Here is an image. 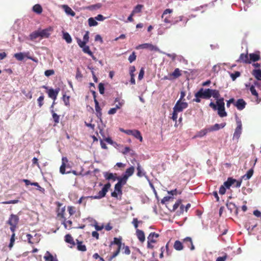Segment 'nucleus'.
I'll use <instances>...</instances> for the list:
<instances>
[{"mask_svg": "<svg viewBox=\"0 0 261 261\" xmlns=\"http://www.w3.org/2000/svg\"><path fill=\"white\" fill-rule=\"evenodd\" d=\"M111 186V184L110 182H108L107 184L104 185L102 190L98 192L97 195L94 196H82L78 200L77 203L80 204L83 203L84 206H85L86 205V201H84V200L86 199H88L89 198H90L91 199H101L104 197L106 196L107 192L110 188Z\"/></svg>", "mask_w": 261, "mask_h": 261, "instance_id": "nucleus-1", "label": "nucleus"}, {"mask_svg": "<svg viewBox=\"0 0 261 261\" xmlns=\"http://www.w3.org/2000/svg\"><path fill=\"white\" fill-rule=\"evenodd\" d=\"M19 218L16 215L11 214L7 221V223L10 225V230L14 232L17 226Z\"/></svg>", "mask_w": 261, "mask_h": 261, "instance_id": "nucleus-2", "label": "nucleus"}, {"mask_svg": "<svg viewBox=\"0 0 261 261\" xmlns=\"http://www.w3.org/2000/svg\"><path fill=\"white\" fill-rule=\"evenodd\" d=\"M217 105V110H218V114L221 117H226L227 116V113L225 111L224 98L222 97L220 99L216 101Z\"/></svg>", "mask_w": 261, "mask_h": 261, "instance_id": "nucleus-3", "label": "nucleus"}, {"mask_svg": "<svg viewBox=\"0 0 261 261\" xmlns=\"http://www.w3.org/2000/svg\"><path fill=\"white\" fill-rule=\"evenodd\" d=\"M159 237V234L155 232H151L147 237V247L148 249H152L154 248L152 243H155L157 242V239Z\"/></svg>", "mask_w": 261, "mask_h": 261, "instance_id": "nucleus-4", "label": "nucleus"}, {"mask_svg": "<svg viewBox=\"0 0 261 261\" xmlns=\"http://www.w3.org/2000/svg\"><path fill=\"white\" fill-rule=\"evenodd\" d=\"M236 122L237 126L236 128L234 133L233 135V139L236 140L238 141L242 134V124L241 120L238 118L236 119Z\"/></svg>", "mask_w": 261, "mask_h": 261, "instance_id": "nucleus-5", "label": "nucleus"}, {"mask_svg": "<svg viewBox=\"0 0 261 261\" xmlns=\"http://www.w3.org/2000/svg\"><path fill=\"white\" fill-rule=\"evenodd\" d=\"M60 90V89L59 88H56V89H54L53 88H50V89H48V90L46 91L48 97L49 98H51L52 99H53V100H54V102H53V103L50 107V109H53L54 108V106L55 104V101L56 100V99L57 98V96L59 93Z\"/></svg>", "mask_w": 261, "mask_h": 261, "instance_id": "nucleus-6", "label": "nucleus"}, {"mask_svg": "<svg viewBox=\"0 0 261 261\" xmlns=\"http://www.w3.org/2000/svg\"><path fill=\"white\" fill-rule=\"evenodd\" d=\"M121 240H122V239L121 238H114V241H113L112 244L117 245L118 246V248H117V250L115 252L113 253L112 256L110 257V258L109 260H111L113 258L115 257L120 253V250H121L122 245L123 244V243H122Z\"/></svg>", "mask_w": 261, "mask_h": 261, "instance_id": "nucleus-7", "label": "nucleus"}, {"mask_svg": "<svg viewBox=\"0 0 261 261\" xmlns=\"http://www.w3.org/2000/svg\"><path fill=\"white\" fill-rule=\"evenodd\" d=\"M210 89L204 90L201 88L197 93H195V97H201L204 99H210L211 98Z\"/></svg>", "mask_w": 261, "mask_h": 261, "instance_id": "nucleus-8", "label": "nucleus"}, {"mask_svg": "<svg viewBox=\"0 0 261 261\" xmlns=\"http://www.w3.org/2000/svg\"><path fill=\"white\" fill-rule=\"evenodd\" d=\"M188 103L178 100L173 108V110L177 111L178 112H182L184 109L188 107Z\"/></svg>", "mask_w": 261, "mask_h": 261, "instance_id": "nucleus-9", "label": "nucleus"}, {"mask_svg": "<svg viewBox=\"0 0 261 261\" xmlns=\"http://www.w3.org/2000/svg\"><path fill=\"white\" fill-rule=\"evenodd\" d=\"M173 12V10L170 9H166L163 12L162 15V18H164V22L166 23H170L171 22V16L170 14Z\"/></svg>", "mask_w": 261, "mask_h": 261, "instance_id": "nucleus-10", "label": "nucleus"}, {"mask_svg": "<svg viewBox=\"0 0 261 261\" xmlns=\"http://www.w3.org/2000/svg\"><path fill=\"white\" fill-rule=\"evenodd\" d=\"M122 186L116 184L114 187V191L111 193V196L117 198L118 196L122 195Z\"/></svg>", "mask_w": 261, "mask_h": 261, "instance_id": "nucleus-11", "label": "nucleus"}, {"mask_svg": "<svg viewBox=\"0 0 261 261\" xmlns=\"http://www.w3.org/2000/svg\"><path fill=\"white\" fill-rule=\"evenodd\" d=\"M29 54V53H19L15 54L14 55V57L18 61H22L24 57H27L28 59L35 61L37 62V60H36L35 59L33 58L32 57H29L28 56V55Z\"/></svg>", "mask_w": 261, "mask_h": 261, "instance_id": "nucleus-12", "label": "nucleus"}, {"mask_svg": "<svg viewBox=\"0 0 261 261\" xmlns=\"http://www.w3.org/2000/svg\"><path fill=\"white\" fill-rule=\"evenodd\" d=\"M234 105L237 107L238 110L241 111L245 108L246 102L243 99L240 98L238 99L237 101L234 103Z\"/></svg>", "mask_w": 261, "mask_h": 261, "instance_id": "nucleus-13", "label": "nucleus"}, {"mask_svg": "<svg viewBox=\"0 0 261 261\" xmlns=\"http://www.w3.org/2000/svg\"><path fill=\"white\" fill-rule=\"evenodd\" d=\"M137 48H142V49L147 48V49H149L151 51H152V50L157 51L159 50L158 48L156 46L152 45V44H150V43H144V44L139 45V46L137 47Z\"/></svg>", "mask_w": 261, "mask_h": 261, "instance_id": "nucleus-14", "label": "nucleus"}, {"mask_svg": "<svg viewBox=\"0 0 261 261\" xmlns=\"http://www.w3.org/2000/svg\"><path fill=\"white\" fill-rule=\"evenodd\" d=\"M238 63H244L246 64L250 63L248 56V54H241L239 58L237 60Z\"/></svg>", "mask_w": 261, "mask_h": 261, "instance_id": "nucleus-15", "label": "nucleus"}, {"mask_svg": "<svg viewBox=\"0 0 261 261\" xmlns=\"http://www.w3.org/2000/svg\"><path fill=\"white\" fill-rule=\"evenodd\" d=\"M65 241L69 244V247L71 248H73L76 245L73 237L70 234L65 235Z\"/></svg>", "mask_w": 261, "mask_h": 261, "instance_id": "nucleus-16", "label": "nucleus"}, {"mask_svg": "<svg viewBox=\"0 0 261 261\" xmlns=\"http://www.w3.org/2000/svg\"><path fill=\"white\" fill-rule=\"evenodd\" d=\"M52 30L53 29L51 28H47L42 30H39L40 37L42 38H48L50 35V32H51Z\"/></svg>", "mask_w": 261, "mask_h": 261, "instance_id": "nucleus-17", "label": "nucleus"}, {"mask_svg": "<svg viewBox=\"0 0 261 261\" xmlns=\"http://www.w3.org/2000/svg\"><path fill=\"white\" fill-rule=\"evenodd\" d=\"M124 100H121V101L119 102V105H116V106L115 108H111L109 111L108 114L109 115H113L115 114L117 112V110L118 109H120L121 107L124 105Z\"/></svg>", "mask_w": 261, "mask_h": 261, "instance_id": "nucleus-18", "label": "nucleus"}, {"mask_svg": "<svg viewBox=\"0 0 261 261\" xmlns=\"http://www.w3.org/2000/svg\"><path fill=\"white\" fill-rule=\"evenodd\" d=\"M94 103H95V111L96 112V116L98 119H99L100 120H101L102 113H101V109L99 105V102L97 99H95Z\"/></svg>", "mask_w": 261, "mask_h": 261, "instance_id": "nucleus-19", "label": "nucleus"}, {"mask_svg": "<svg viewBox=\"0 0 261 261\" xmlns=\"http://www.w3.org/2000/svg\"><path fill=\"white\" fill-rule=\"evenodd\" d=\"M226 125L225 123L221 124L216 123L215 125L208 127L210 132H214L219 130L220 128H223Z\"/></svg>", "mask_w": 261, "mask_h": 261, "instance_id": "nucleus-20", "label": "nucleus"}, {"mask_svg": "<svg viewBox=\"0 0 261 261\" xmlns=\"http://www.w3.org/2000/svg\"><path fill=\"white\" fill-rule=\"evenodd\" d=\"M136 234L141 243H143L145 240V234L143 231L137 229Z\"/></svg>", "mask_w": 261, "mask_h": 261, "instance_id": "nucleus-21", "label": "nucleus"}, {"mask_svg": "<svg viewBox=\"0 0 261 261\" xmlns=\"http://www.w3.org/2000/svg\"><path fill=\"white\" fill-rule=\"evenodd\" d=\"M75 243L77 245V249L79 251H82V252H85L87 250V247L85 244H84L83 242L82 241H79V240H76Z\"/></svg>", "mask_w": 261, "mask_h": 261, "instance_id": "nucleus-22", "label": "nucleus"}, {"mask_svg": "<svg viewBox=\"0 0 261 261\" xmlns=\"http://www.w3.org/2000/svg\"><path fill=\"white\" fill-rule=\"evenodd\" d=\"M210 91L211 97L213 96V98L216 99V101H218V100L221 99V97H220V94L219 90L210 89Z\"/></svg>", "mask_w": 261, "mask_h": 261, "instance_id": "nucleus-23", "label": "nucleus"}, {"mask_svg": "<svg viewBox=\"0 0 261 261\" xmlns=\"http://www.w3.org/2000/svg\"><path fill=\"white\" fill-rule=\"evenodd\" d=\"M104 176L107 180H112L114 181L117 180L118 178L116 173L109 172H106L104 174Z\"/></svg>", "mask_w": 261, "mask_h": 261, "instance_id": "nucleus-24", "label": "nucleus"}, {"mask_svg": "<svg viewBox=\"0 0 261 261\" xmlns=\"http://www.w3.org/2000/svg\"><path fill=\"white\" fill-rule=\"evenodd\" d=\"M45 261H58L57 257H54L49 251H46L44 256Z\"/></svg>", "mask_w": 261, "mask_h": 261, "instance_id": "nucleus-25", "label": "nucleus"}, {"mask_svg": "<svg viewBox=\"0 0 261 261\" xmlns=\"http://www.w3.org/2000/svg\"><path fill=\"white\" fill-rule=\"evenodd\" d=\"M260 59L259 55V52L258 51L256 53H252L249 54V60L250 62L258 61Z\"/></svg>", "mask_w": 261, "mask_h": 261, "instance_id": "nucleus-26", "label": "nucleus"}, {"mask_svg": "<svg viewBox=\"0 0 261 261\" xmlns=\"http://www.w3.org/2000/svg\"><path fill=\"white\" fill-rule=\"evenodd\" d=\"M184 243L186 244L188 247L190 248L191 250L195 249L194 246L193 244L192 239L190 237H187L184 240Z\"/></svg>", "mask_w": 261, "mask_h": 261, "instance_id": "nucleus-27", "label": "nucleus"}, {"mask_svg": "<svg viewBox=\"0 0 261 261\" xmlns=\"http://www.w3.org/2000/svg\"><path fill=\"white\" fill-rule=\"evenodd\" d=\"M65 214V206L62 208H59L57 210V217L60 219H64L65 218L64 215Z\"/></svg>", "mask_w": 261, "mask_h": 261, "instance_id": "nucleus-28", "label": "nucleus"}, {"mask_svg": "<svg viewBox=\"0 0 261 261\" xmlns=\"http://www.w3.org/2000/svg\"><path fill=\"white\" fill-rule=\"evenodd\" d=\"M128 178H127V176H125L124 175H123L122 177H118L117 180L118 181L117 184L123 187V186L126 184Z\"/></svg>", "mask_w": 261, "mask_h": 261, "instance_id": "nucleus-29", "label": "nucleus"}, {"mask_svg": "<svg viewBox=\"0 0 261 261\" xmlns=\"http://www.w3.org/2000/svg\"><path fill=\"white\" fill-rule=\"evenodd\" d=\"M235 181H236V179H233L232 177H228L227 180L224 182L223 185L225 188L229 189L231 186L234 184Z\"/></svg>", "mask_w": 261, "mask_h": 261, "instance_id": "nucleus-30", "label": "nucleus"}, {"mask_svg": "<svg viewBox=\"0 0 261 261\" xmlns=\"http://www.w3.org/2000/svg\"><path fill=\"white\" fill-rule=\"evenodd\" d=\"M62 7L64 9L65 12L67 14L70 15L72 16H75V13L68 6L64 5L62 6Z\"/></svg>", "mask_w": 261, "mask_h": 261, "instance_id": "nucleus-31", "label": "nucleus"}, {"mask_svg": "<svg viewBox=\"0 0 261 261\" xmlns=\"http://www.w3.org/2000/svg\"><path fill=\"white\" fill-rule=\"evenodd\" d=\"M65 162H67L68 160L66 157L62 158V164L60 168V172L61 174H64L65 173L66 164Z\"/></svg>", "mask_w": 261, "mask_h": 261, "instance_id": "nucleus-32", "label": "nucleus"}, {"mask_svg": "<svg viewBox=\"0 0 261 261\" xmlns=\"http://www.w3.org/2000/svg\"><path fill=\"white\" fill-rule=\"evenodd\" d=\"M51 113L52 114L53 118L55 122L54 126L56 125L59 123L60 121V116L57 115L53 109L51 110Z\"/></svg>", "mask_w": 261, "mask_h": 261, "instance_id": "nucleus-33", "label": "nucleus"}, {"mask_svg": "<svg viewBox=\"0 0 261 261\" xmlns=\"http://www.w3.org/2000/svg\"><path fill=\"white\" fill-rule=\"evenodd\" d=\"M170 74L172 77V80L176 79L181 75L180 70L179 68H176L172 73Z\"/></svg>", "mask_w": 261, "mask_h": 261, "instance_id": "nucleus-34", "label": "nucleus"}, {"mask_svg": "<svg viewBox=\"0 0 261 261\" xmlns=\"http://www.w3.org/2000/svg\"><path fill=\"white\" fill-rule=\"evenodd\" d=\"M210 131L208 127L205 128L197 132L196 137L201 138L205 136Z\"/></svg>", "mask_w": 261, "mask_h": 261, "instance_id": "nucleus-35", "label": "nucleus"}, {"mask_svg": "<svg viewBox=\"0 0 261 261\" xmlns=\"http://www.w3.org/2000/svg\"><path fill=\"white\" fill-rule=\"evenodd\" d=\"M252 74L257 80L261 81V70L260 69H254L252 72Z\"/></svg>", "mask_w": 261, "mask_h": 261, "instance_id": "nucleus-36", "label": "nucleus"}, {"mask_svg": "<svg viewBox=\"0 0 261 261\" xmlns=\"http://www.w3.org/2000/svg\"><path fill=\"white\" fill-rule=\"evenodd\" d=\"M134 171H135L134 167L131 166L126 170V171L123 175H124L125 176H126L128 178L129 177L131 176L134 174Z\"/></svg>", "mask_w": 261, "mask_h": 261, "instance_id": "nucleus-37", "label": "nucleus"}, {"mask_svg": "<svg viewBox=\"0 0 261 261\" xmlns=\"http://www.w3.org/2000/svg\"><path fill=\"white\" fill-rule=\"evenodd\" d=\"M83 51L84 53L88 54L90 56H91L94 60L95 59V57L93 55V53L90 49L89 46L88 45H86L85 47H83Z\"/></svg>", "mask_w": 261, "mask_h": 261, "instance_id": "nucleus-38", "label": "nucleus"}, {"mask_svg": "<svg viewBox=\"0 0 261 261\" xmlns=\"http://www.w3.org/2000/svg\"><path fill=\"white\" fill-rule=\"evenodd\" d=\"M33 11L38 14H40L42 12V8L39 4H36L33 7Z\"/></svg>", "mask_w": 261, "mask_h": 261, "instance_id": "nucleus-39", "label": "nucleus"}, {"mask_svg": "<svg viewBox=\"0 0 261 261\" xmlns=\"http://www.w3.org/2000/svg\"><path fill=\"white\" fill-rule=\"evenodd\" d=\"M132 135L139 139L141 142L142 141L143 138L141 136V133L139 130L136 129L134 130Z\"/></svg>", "mask_w": 261, "mask_h": 261, "instance_id": "nucleus-40", "label": "nucleus"}, {"mask_svg": "<svg viewBox=\"0 0 261 261\" xmlns=\"http://www.w3.org/2000/svg\"><path fill=\"white\" fill-rule=\"evenodd\" d=\"M174 248L175 250L180 251L183 249V245L181 242L177 240L174 242Z\"/></svg>", "mask_w": 261, "mask_h": 261, "instance_id": "nucleus-41", "label": "nucleus"}, {"mask_svg": "<svg viewBox=\"0 0 261 261\" xmlns=\"http://www.w3.org/2000/svg\"><path fill=\"white\" fill-rule=\"evenodd\" d=\"M39 37H40V35L39 34V30H38L37 31L33 32L29 36L30 40H33V41L35 40L36 39H37Z\"/></svg>", "mask_w": 261, "mask_h": 261, "instance_id": "nucleus-42", "label": "nucleus"}, {"mask_svg": "<svg viewBox=\"0 0 261 261\" xmlns=\"http://www.w3.org/2000/svg\"><path fill=\"white\" fill-rule=\"evenodd\" d=\"M63 38L65 40L67 43H70L72 42V38L69 35V34L67 32H63Z\"/></svg>", "mask_w": 261, "mask_h": 261, "instance_id": "nucleus-43", "label": "nucleus"}, {"mask_svg": "<svg viewBox=\"0 0 261 261\" xmlns=\"http://www.w3.org/2000/svg\"><path fill=\"white\" fill-rule=\"evenodd\" d=\"M122 251V253L126 255H129L130 254V250L129 248L127 246H125L123 243L121 249Z\"/></svg>", "mask_w": 261, "mask_h": 261, "instance_id": "nucleus-44", "label": "nucleus"}, {"mask_svg": "<svg viewBox=\"0 0 261 261\" xmlns=\"http://www.w3.org/2000/svg\"><path fill=\"white\" fill-rule=\"evenodd\" d=\"M44 99V96L43 95V93H41V95L40 96L37 100V103L38 104V106L39 108H41L42 106L43 105Z\"/></svg>", "mask_w": 261, "mask_h": 261, "instance_id": "nucleus-45", "label": "nucleus"}, {"mask_svg": "<svg viewBox=\"0 0 261 261\" xmlns=\"http://www.w3.org/2000/svg\"><path fill=\"white\" fill-rule=\"evenodd\" d=\"M88 21L90 27L96 26L98 24L95 18L90 17L88 19Z\"/></svg>", "mask_w": 261, "mask_h": 261, "instance_id": "nucleus-46", "label": "nucleus"}, {"mask_svg": "<svg viewBox=\"0 0 261 261\" xmlns=\"http://www.w3.org/2000/svg\"><path fill=\"white\" fill-rule=\"evenodd\" d=\"M137 170V175L138 176L142 177V176L145 175V174H146L145 172H143L142 171L141 166L139 163L138 164Z\"/></svg>", "mask_w": 261, "mask_h": 261, "instance_id": "nucleus-47", "label": "nucleus"}, {"mask_svg": "<svg viewBox=\"0 0 261 261\" xmlns=\"http://www.w3.org/2000/svg\"><path fill=\"white\" fill-rule=\"evenodd\" d=\"M63 224L64 225L65 228H67L68 227L70 228L71 227L72 222L71 220H66V218L63 220Z\"/></svg>", "mask_w": 261, "mask_h": 261, "instance_id": "nucleus-48", "label": "nucleus"}, {"mask_svg": "<svg viewBox=\"0 0 261 261\" xmlns=\"http://www.w3.org/2000/svg\"><path fill=\"white\" fill-rule=\"evenodd\" d=\"M143 8V5H137L134 10L132 11V13L134 14L135 13H139L141 11L142 8Z\"/></svg>", "mask_w": 261, "mask_h": 261, "instance_id": "nucleus-49", "label": "nucleus"}, {"mask_svg": "<svg viewBox=\"0 0 261 261\" xmlns=\"http://www.w3.org/2000/svg\"><path fill=\"white\" fill-rule=\"evenodd\" d=\"M253 174V170L252 169H250L247 172L246 174L243 176V177H246V179H248L251 178Z\"/></svg>", "mask_w": 261, "mask_h": 261, "instance_id": "nucleus-50", "label": "nucleus"}, {"mask_svg": "<svg viewBox=\"0 0 261 261\" xmlns=\"http://www.w3.org/2000/svg\"><path fill=\"white\" fill-rule=\"evenodd\" d=\"M15 234L14 232H13V234L11 235V239H10V243L9 245V247L10 249H11L12 247L14 245V243L15 242Z\"/></svg>", "mask_w": 261, "mask_h": 261, "instance_id": "nucleus-51", "label": "nucleus"}, {"mask_svg": "<svg viewBox=\"0 0 261 261\" xmlns=\"http://www.w3.org/2000/svg\"><path fill=\"white\" fill-rule=\"evenodd\" d=\"M241 75V73L239 71H235L234 73L230 74V77L232 81H235L236 79Z\"/></svg>", "mask_w": 261, "mask_h": 261, "instance_id": "nucleus-52", "label": "nucleus"}, {"mask_svg": "<svg viewBox=\"0 0 261 261\" xmlns=\"http://www.w3.org/2000/svg\"><path fill=\"white\" fill-rule=\"evenodd\" d=\"M250 91L253 95L255 96L256 98H258V94L256 90H255L254 86H251V87H250Z\"/></svg>", "mask_w": 261, "mask_h": 261, "instance_id": "nucleus-53", "label": "nucleus"}, {"mask_svg": "<svg viewBox=\"0 0 261 261\" xmlns=\"http://www.w3.org/2000/svg\"><path fill=\"white\" fill-rule=\"evenodd\" d=\"M67 210L70 216H72L75 213V208L73 206H68L67 207Z\"/></svg>", "mask_w": 261, "mask_h": 261, "instance_id": "nucleus-54", "label": "nucleus"}, {"mask_svg": "<svg viewBox=\"0 0 261 261\" xmlns=\"http://www.w3.org/2000/svg\"><path fill=\"white\" fill-rule=\"evenodd\" d=\"M77 43L79 45V46L82 48L85 47L86 45V43H87V42H86L85 41H82L79 38H77Z\"/></svg>", "mask_w": 261, "mask_h": 261, "instance_id": "nucleus-55", "label": "nucleus"}, {"mask_svg": "<svg viewBox=\"0 0 261 261\" xmlns=\"http://www.w3.org/2000/svg\"><path fill=\"white\" fill-rule=\"evenodd\" d=\"M27 238L28 242L29 244L33 245L35 243L33 240V236L31 234H29V233L27 234Z\"/></svg>", "mask_w": 261, "mask_h": 261, "instance_id": "nucleus-56", "label": "nucleus"}, {"mask_svg": "<svg viewBox=\"0 0 261 261\" xmlns=\"http://www.w3.org/2000/svg\"><path fill=\"white\" fill-rule=\"evenodd\" d=\"M136 59V55L134 51L133 53L129 56L128 61L130 63H132Z\"/></svg>", "mask_w": 261, "mask_h": 261, "instance_id": "nucleus-57", "label": "nucleus"}, {"mask_svg": "<svg viewBox=\"0 0 261 261\" xmlns=\"http://www.w3.org/2000/svg\"><path fill=\"white\" fill-rule=\"evenodd\" d=\"M142 223V221H139L138 220V219L137 218H134L133 219V222H132V223L133 224L135 228L137 229H138V224L139 223Z\"/></svg>", "mask_w": 261, "mask_h": 261, "instance_id": "nucleus-58", "label": "nucleus"}, {"mask_svg": "<svg viewBox=\"0 0 261 261\" xmlns=\"http://www.w3.org/2000/svg\"><path fill=\"white\" fill-rule=\"evenodd\" d=\"M55 74V71L53 69L47 70L44 72V74L46 76H49Z\"/></svg>", "mask_w": 261, "mask_h": 261, "instance_id": "nucleus-59", "label": "nucleus"}, {"mask_svg": "<svg viewBox=\"0 0 261 261\" xmlns=\"http://www.w3.org/2000/svg\"><path fill=\"white\" fill-rule=\"evenodd\" d=\"M181 203V200L178 199L173 206V211H175Z\"/></svg>", "mask_w": 261, "mask_h": 261, "instance_id": "nucleus-60", "label": "nucleus"}, {"mask_svg": "<svg viewBox=\"0 0 261 261\" xmlns=\"http://www.w3.org/2000/svg\"><path fill=\"white\" fill-rule=\"evenodd\" d=\"M82 77H83V75H82L81 72L80 71L79 68H77L76 70V72L75 78L78 80H81Z\"/></svg>", "mask_w": 261, "mask_h": 261, "instance_id": "nucleus-61", "label": "nucleus"}, {"mask_svg": "<svg viewBox=\"0 0 261 261\" xmlns=\"http://www.w3.org/2000/svg\"><path fill=\"white\" fill-rule=\"evenodd\" d=\"M168 193L169 194H171V195L173 196V195H176L177 194H181V191H177V189H175L174 190H171V191H168Z\"/></svg>", "mask_w": 261, "mask_h": 261, "instance_id": "nucleus-62", "label": "nucleus"}, {"mask_svg": "<svg viewBox=\"0 0 261 261\" xmlns=\"http://www.w3.org/2000/svg\"><path fill=\"white\" fill-rule=\"evenodd\" d=\"M63 100L64 103L66 106L69 105V96H66V95H63Z\"/></svg>", "mask_w": 261, "mask_h": 261, "instance_id": "nucleus-63", "label": "nucleus"}, {"mask_svg": "<svg viewBox=\"0 0 261 261\" xmlns=\"http://www.w3.org/2000/svg\"><path fill=\"white\" fill-rule=\"evenodd\" d=\"M98 89H99V93L101 94H103L104 93L105 87H104V85L102 83H100L99 84Z\"/></svg>", "mask_w": 261, "mask_h": 261, "instance_id": "nucleus-64", "label": "nucleus"}]
</instances>
